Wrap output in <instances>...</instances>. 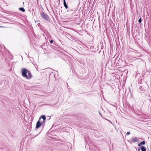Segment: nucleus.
Segmentation results:
<instances>
[{
	"label": "nucleus",
	"instance_id": "f257e3e1",
	"mask_svg": "<svg viewBox=\"0 0 151 151\" xmlns=\"http://www.w3.org/2000/svg\"><path fill=\"white\" fill-rule=\"evenodd\" d=\"M21 72L22 76L27 79H29L32 77V75L30 72L27 70L25 68H22Z\"/></svg>",
	"mask_w": 151,
	"mask_h": 151
},
{
	"label": "nucleus",
	"instance_id": "f03ea898",
	"mask_svg": "<svg viewBox=\"0 0 151 151\" xmlns=\"http://www.w3.org/2000/svg\"><path fill=\"white\" fill-rule=\"evenodd\" d=\"M40 16L41 17L44 19L45 20L50 22V19L48 15L45 13L43 12H42L40 13Z\"/></svg>",
	"mask_w": 151,
	"mask_h": 151
},
{
	"label": "nucleus",
	"instance_id": "7ed1b4c3",
	"mask_svg": "<svg viewBox=\"0 0 151 151\" xmlns=\"http://www.w3.org/2000/svg\"><path fill=\"white\" fill-rule=\"evenodd\" d=\"M41 118H40L39 119V121H38L37 123L36 126V128H38L39 127H40L41 126L42 124V123H40V120L41 119Z\"/></svg>",
	"mask_w": 151,
	"mask_h": 151
},
{
	"label": "nucleus",
	"instance_id": "20e7f679",
	"mask_svg": "<svg viewBox=\"0 0 151 151\" xmlns=\"http://www.w3.org/2000/svg\"><path fill=\"white\" fill-rule=\"evenodd\" d=\"M139 140L138 138L137 137H135L134 138H133L132 139V141L133 142H138Z\"/></svg>",
	"mask_w": 151,
	"mask_h": 151
},
{
	"label": "nucleus",
	"instance_id": "39448f33",
	"mask_svg": "<svg viewBox=\"0 0 151 151\" xmlns=\"http://www.w3.org/2000/svg\"><path fill=\"white\" fill-rule=\"evenodd\" d=\"M140 148L142 151H146V149L145 147L141 146ZM138 151H140L139 149L138 150Z\"/></svg>",
	"mask_w": 151,
	"mask_h": 151
},
{
	"label": "nucleus",
	"instance_id": "423d86ee",
	"mask_svg": "<svg viewBox=\"0 0 151 151\" xmlns=\"http://www.w3.org/2000/svg\"><path fill=\"white\" fill-rule=\"evenodd\" d=\"M63 4L64 5V6L66 8H68V6L67 5L66 2L65 1V0H63Z\"/></svg>",
	"mask_w": 151,
	"mask_h": 151
},
{
	"label": "nucleus",
	"instance_id": "0eeeda50",
	"mask_svg": "<svg viewBox=\"0 0 151 151\" xmlns=\"http://www.w3.org/2000/svg\"><path fill=\"white\" fill-rule=\"evenodd\" d=\"M145 141H143L142 142H140L138 145L139 146H140L142 145H144L145 144Z\"/></svg>",
	"mask_w": 151,
	"mask_h": 151
},
{
	"label": "nucleus",
	"instance_id": "6e6552de",
	"mask_svg": "<svg viewBox=\"0 0 151 151\" xmlns=\"http://www.w3.org/2000/svg\"><path fill=\"white\" fill-rule=\"evenodd\" d=\"M19 9L22 12H24L25 11V10L24 9V8H20Z\"/></svg>",
	"mask_w": 151,
	"mask_h": 151
},
{
	"label": "nucleus",
	"instance_id": "1a4fd4ad",
	"mask_svg": "<svg viewBox=\"0 0 151 151\" xmlns=\"http://www.w3.org/2000/svg\"><path fill=\"white\" fill-rule=\"evenodd\" d=\"M128 60L129 61H131L133 60V58L132 57H129L128 58Z\"/></svg>",
	"mask_w": 151,
	"mask_h": 151
},
{
	"label": "nucleus",
	"instance_id": "9d476101",
	"mask_svg": "<svg viewBox=\"0 0 151 151\" xmlns=\"http://www.w3.org/2000/svg\"><path fill=\"white\" fill-rule=\"evenodd\" d=\"M41 118H42V119H43V120H45L46 119V117L44 115H42L41 116Z\"/></svg>",
	"mask_w": 151,
	"mask_h": 151
},
{
	"label": "nucleus",
	"instance_id": "9b49d317",
	"mask_svg": "<svg viewBox=\"0 0 151 151\" xmlns=\"http://www.w3.org/2000/svg\"><path fill=\"white\" fill-rule=\"evenodd\" d=\"M142 22V20L141 18H140L138 20V22L139 23H141Z\"/></svg>",
	"mask_w": 151,
	"mask_h": 151
},
{
	"label": "nucleus",
	"instance_id": "f8f14e48",
	"mask_svg": "<svg viewBox=\"0 0 151 151\" xmlns=\"http://www.w3.org/2000/svg\"><path fill=\"white\" fill-rule=\"evenodd\" d=\"M130 134V132H127V135H129V134Z\"/></svg>",
	"mask_w": 151,
	"mask_h": 151
},
{
	"label": "nucleus",
	"instance_id": "ddd939ff",
	"mask_svg": "<svg viewBox=\"0 0 151 151\" xmlns=\"http://www.w3.org/2000/svg\"><path fill=\"white\" fill-rule=\"evenodd\" d=\"M50 43L52 44L53 43V41L52 40H51L50 41Z\"/></svg>",
	"mask_w": 151,
	"mask_h": 151
}]
</instances>
